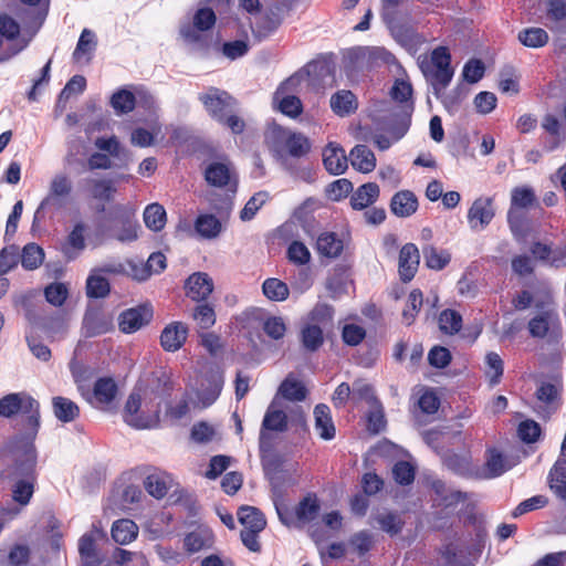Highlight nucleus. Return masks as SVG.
<instances>
[{"label": "nucleus", "mask_w": 566, "mask_h": 566, "mask_svg": "<svg viewBox=\"0 0 566 566\" xmlns=\"http://www.w3.org/2000/svg\"><path fill=\"white\" fill-rule=\"evenodd\" d=\"M301 342L308 352H316L324 342L323 331L317 325H307L301 331Z\"/></svg>", "instance_id": "46"}, {"label": "nucleus", "mask_w": 566, "mask_h": 566, "mask_svg": "<svg viewBox=\"0 0 566 566\" xmlns=\"http://www.w3.org/2000/svg\"><path fill=\"white\" fill-rule=\"evenodd\" d=\"M279 394L291 401H302L306 398L307 390L302 381L287 376L279 388Z\"/></svg>", "instance_id": "40"}, {"label": "nucleus", "mask_w": 566, "mask_h": 566, "mask_svg": "<svg viewBox=\"0 0 566 566\" xmlns=\"http://www.w3.org/2000/svg\"><path fill=\"white\" fill-rule=\"evenodd\" d=\"M507 470L503 455L495 449L488 450L483 478L493 479Z\"/></svg>", "instance_id": "44"}, {"label": "nucleus", "mask_w": 566, "mask_h": 566, "mask_svg": "<svg viewBox=\"0 0 566 566\" xmlns=\"http://www.w3.org/2000/svg\"><path fill=\"white\" fill-rule=\"evenodd\" d=\"M315 430L324 440H332L335 437V426L332 419L331 409L325 403H318L314 408Z\"/></svg>", "instance_id": "25"}, {"label": "nucleus", "mask_w": 566, "mask_h": 566, "mask_svg": "<svg viewBox=\"0 0 566 566\" xmlns=\"http://www.w3.org/2000/svg\"><path fill=\"white\" fill-rule=\"evenodd\" d=\"M44 295L50 304L54 306H61L65 302L69 295V291L64 283L57 282L46 286L44 290Z\"/></svg>", "instance_id": "63"}, {"label": "nucleus", "mask_w": 566, "mask_h": 566, "mask_svg": "<svg viewBox=\"0 0 566 566\" xmlns=\"http://www.w3.org/2000/svg\"><path fill=\"white\" fill-rule=\"evenodd\" d=\"M17 415L22 416L21 431L22 436L17 438V444L27 448L33 444L40 427V405L27 392L8 394L0 398V416L12 418Z\"/></svg>", "instance_id": "2"}, {"label": "nucleus", "mask_w": 566, "mask_h": 566, "mask_svg": "<svg viewBox=\"0 0 566 566\" xmlns=\"http://www.w3.org/2000/svg\"><path fill=\"white\" fill-rule=\"evenodd\" d=\"M138 535V526L128 518H122L113 523L112 537L120 544L126 545L133 542Z\"/></svg>", "instance_id": "33"}, {"label": "nucleus", "mask_w": 566, "mask_h": 566, "mask_svg": "<svg viewBox=\"0 0 566 566\" xmlns=\"http://www.w3.org/2000/svg\"><path fill=\"white\" fill-rule=\"evenodd\" d=\"M420 262L419 250L413 243H406L399 253V276L403 282L411 281L418 270Z\"/></svg>", "instance_id": "16"}, {"label": "nucleus", "mask_w": 566, "mask_h": 566, "mask_svg": "<svg viewBox=\"0 0 566 566\" xmlns=\"http://www.w3.org/2000/svg\"><path fill=\"white\" fill-rule=\"evenodd\" d=\"M23 3L29 4L30 8L25 11L24 27L31 30V35H34L43 24L48 11L49 0H21Z\"/></svg>", "instance_id": "21"}, {"label": "nucleus", "mask_w": 566, "mask_h": 566, "mask_svg": "<svg viewBox=\"0 0 566 566\" xmlns=\"http://www.w3.org/2000/svg\"><path fill=\"white\" fill-rule=\"evenodd\" d=\"M546 27L556 33H566V0H549Z\"/></svg>", "instance_id": "24"}, {"label": "nucleus", "mask_w": 566, "mask_h": 566, "mask_svg": "<svg viewBox=\"0 0 566 566\" xmlns=\"http://www.w3.org/2000/svg\"><path fill=\"white\" fill-rule=\"evenodd\" d=\"M316 249L321 255L326 258H337L343 252L344 243L336 233L323 232L316 240Z\"/></svg>", "instance_id": "30"}, {"label": "nucleus", "mask_w": 566, "mask_h": 566, "mask_svg": "<svg viewBox=\"0 0 566 566\" xmlns=\"http://www.w3.org/2000/svg\"><path fill=\"white\" fill-rule=\"evenodd\" d=\"M268 192L260 191L255 193L253 197L249 199L245 203L244 208L240 212V219L242 221H250L256 214L258 210L268 200Z\"/></svg>", "instance_id": "61"}, {"label": "nucleus", "mask_w": 566, "mask_h": 566, "mask_svg": "<svg viewBox=\"0 0 566 566\" xmlns=\"http://www.w3.org/2000/svg\"><path fill=\"white\" fill-rule=\"evenodd\" d=\"M348 59L357 69L363 70L388 64L394 56L384 48L358 46L348 52Z\"/></svg>", "instance_id": "11"}, {"label": "nucleus", "mask_w": 566, "mask_h": 566, "mask_svg": "<svg viewBox=\"0 0 566 566\" xmlns=\"http://www.w3.org/2000/svg\"><path fill=\"white\" fill-rule=\"evenodd\" d=\"M536 197L531 187L522 186L516 187L512 190L511 193V208L520 211L521 209H526L535 202Z\"/></svg>", "instance_id": "47"}, {"label": "nucleus", "mask_w": 566, "mask_h": 566, "mask_svg": "<svg viewBox=\"0 0 566 566\" xmlns=\"http://www.w3.org/2000/svg\"><path fill=\"white\" fill-rule=\"evenodd\" d=\"M562 381H544L536 389V401L534 410L543 418H548L559 407V395L562 391Z\"/></svg>", "instance_id": "10"}, {"label": "nucleus", "mask_w": 566, "mask_h": 566, "mask_svg": "<svg viewBox=\"0 0 566 566\" xmlns=\"http://www.w3.org/2000/svg\"><path fill=\"white\" fill-rule=\"evenodd\" d=\"M25 32L30 33V36L27 39L21 36V27L18 21H15L12 17L7 13L0 14V34L6 38V43H21L23 41L30 42L32 31L27 30Z\"/></svg>", "instance_id": "28"}, {"label": "nucleus", "mask_w": 566, "mask_h": 566, "mask_svg": "<svg viewBox=\"0 0 566 566\" xmlns=\"http://www.w3.org/2000/svg\"><path fill=\"white\" fill-rule=\"evenodd\" d=\"M353 168L359 172H371L376 167V156L366 145H356L349 153Z\"/></svg>", "instance_id": "26"}, {"label": "nucleus", "mask_w": 566, "mask_h": 566, "mask_svg": "<svg viewBox=\"0 0 566 566\" xmlns=\"http://www.w3.org/2000/svg\"><path fill=\"white\" fill-rule=\"evenodd\" d=\"M418 63L423 76L432 86L433 94L440 97L453 77V70L450 65L451 55L448 49L438 46L429 56H420Z\"/></svg>", "instance_id": "4"}, {"label": "nucleus", "mask_w": 566, "mask_h": 566, "mask_svg": "<svg viewBox=\"0 0 566 566\" xmlns=\"http://www.w3.org/2000/svg\"><path fill=\"white\" fill-rule=\"evenodd\" d=\"M124 421L136 429H150L159 421V403L149 398L148 390L137 387L124 408Z\"/></svg>", "instance_id": "3"}, {"label": "nucleus", "mask_w": 566, "mask_h": 566, "mask_svg": "<svg viewBox=\"0 0 566 566\" xmlns=\"http://www.w3.org/2000/svg\"><path fill=\"white\" fill-rule=\"evenodd\" d=\"M356 96L346 90L336 92L331 97V108L338 116H347L357 109Z\"/></svg>", "instance_id": "31"}, {"label": "nucleus", "mask_w": 566, "mask_h": 566, "mask_svg": "<svg viewBox=\"0 0 566 566\" xmlns=\"http://www.w3.org/2000/svg\"><path fill=\"white\" fill-rule=\"evenodd\" d=\"M207 112L218 122H223L228 113L235 108V101L226 92L210 87L199 96Z\"/></svg>", "instance_id": "9"}, {"label": "nucleus", "mask_w": 566, "mask_h": 566, "mask_svg": "<svg viewBox=\"0 0 566 566\" xmlns=\"http://www.w3.org/2000/svg\"><path fill=\"white\" fill-rule=\"evenodd\" d=\"M167 221L165 208L159 203H150L144 210L145 226L155 232L164 229Z\"/></svg>", "instance_id": "37"}, {"label": "nucleus", "mask_w": 566, "mask_h": 566, "mask_svg": "<svg viewBox=\"0 0 566 566\" xmlns=\"http://www.w3.org/2000/svg\"><path fill=\"white\" fill-rule=\"evenodd\" d=\"M87 227L84 222H76L64 241L61 243V252L67 261L76 260L86 248Z\"/></svg>", "instance_id": "14"}, {"label": "nucleus", "mask_w": 566, "mask_h": 566, "mask_svg": "<svg viewBox=\"0 0 566 566\" xmlns=\"http://www.w3.org/2000/svg\"><path fill=\"white\" fill-rule=\"evenodd\" d=\"M518 41L527 48H543L548 43V33L542 28H527L518 32Z\"/></svg>", "instance_id": "41"}, {"label": "nucleus", "mask_w": 566, "mask_h": 566, "mask_svg": "<svg viewBox=\"0 0 566 566\" xmlns=\"http://www.w3.org/2000/svg\"><path fill=\"white\" fill-rule=\"evenodd\" d=\"M264 295L272 301H284L289 296L287 285L279 279H268L263 285Z\"/></svg>", "instance_id": "55"}, {"label": "nucleus", "mask_w": 566, "mask_h": 566, "mask_svg": "<svg viewBox=\"0 0 566 566\" xmlns=\"http://www.w3.org/2000/svg\"><path fill=\"white\" fill-rule=\"evenodd\" d=\"M238 518L243 525V530L263 531L266 525L264 515L254 506H241L238 511Z\"/></svg>", "instance_id": "36"}, {"label": "nucleus", "mask_w": 566, "mask_h": 566, "mask_svg": "<svg viewBox=\"0 0 566 566\" xmlns=\"http://www.w3.org/2000/svg\"><path fill=\"white\" fill-rule=\"evenodd\" d=\"M117 394V386L112 378H99L93 390V397L97 405L111 403Z\"/></svg>", "instance_id": "39"}, {"label": "nucleus", "mask_w": 566, "mask_h": 566, "mask_svg": "<svg viewBox=\"0 0 566 566\" xmlns=\"http://www.w3.org/2000/svg\"><path fill=\"white\" fill-rule=\"evenodd\" d=\"M422 306V293L419 290L410 292L406 307L402 311V321L406 325H411Z\"/></svg>", "instance_id": "57"}, {"label": "nucleus", "mask_w": 566, "mask_h": 566, "mask_svg": "<svg viewBox=\"0 0 566 566\" xmlns=\"http://www.w3.org/2000/svg\"><path fill=\"white\" fill-rule=\"evenodd\" d=\"M97 45L95 33L90 29H84L80 35L76 48L73 52V59L81 61L83 56L92 54Z\"/></svg>", "instance_id": "45"}, {"label": "nucleus", "mask_w": 566, "mask_h": 566, "mask_svg": "<svg viewBox=\"0 0 566 566\" xmlns=\"http://www.w3.org/2000/svg\"><path fill=\"white\" fill-rule=\"evenodd\" d=\"M374 518L380 528L390 535L398 534L402 528V522L400 517L395 513H380L377 514Z\"/></svg>", "instance_id": "59"}, {"label": "nucleus", "mask_w": 566, "mask_h": 566, "mask_svg": "<svg viewBox=\"0 0 566 566\" xmlns=\"http://www.w3.org/2000/svg\"><path fill=\"white\" fill-rule=\"evenodd\" d=\"M549 486L560 499H566V459L556 461L549 472Z\"/></svg>", "instance_id": "38"}, {"label": "nucleus", "mask_w": 566, "mask_h": 566, "mask_svg": "<svg viewBox=\"0 0 566 566\" xmlns=\"http://www.w3.org/2000/svg\"><path fill=\"white\" fill-rule=\"evenodd\" d=\"M265 142L281 166L293 177L308 180L311 172L292 165L287 156L300 158L311 149L306 136L275 126L268 130Z\"/></svg>", "instance_id": "1"}, {"label": "nucleus", "mask_w": 566, "mask_h": 566, "mask_svg": "<svg viewBox=\"0 0 566 566\" xmlns=\"http://www.w3.org/2000/svg\"><path fill=\"white\" fill-rule=\"evenodd\" d=\"M233 178V168L229 160L213 161L205 170L206 181L213 187H226Z\"/></svg>", "instance_id": "20"}, {"label": "nucleus", "mask_w": 566, "mask_h": 566, "mask_svg": "<svg viewBox=\"0 0 566 566\" xmlns=\"http://www.w3.org/2000/svg\"><path fill=\"white\" fill-rule=\"evenodd\" d=\"M352 401L354 403H359L361 401H365L373 406H376L379 403V401L377 400V398L375 396L373 386L369 382H367L365 379H357L353 382Z\"/></svg>", "instance_id": "43"}, {"label": "nucleus", "mask_w": 566, "mask_h": 566, "mask_svg": "<svg viewBox=\"0 0 566 566\" xmlns=\"http://www.w3.org/2000/svg\"><path fill=\"white\" fill-rule=\"evenodd\" d=\"M392 474L397 483L408 485L415 479V469L409 462L400 461L394 465Z\"/></svg>", "instance_id": "64"}, {"label": "nucleus", "mask_w": 566, "mask_h": 566, "mask_svg": "<svg viewBox=\"0 0 566 566\" xmlns=\"http://www.w3.org/2000/svg\"><path fill=\"white\" fill-rule=\"evenodd\" d=\"M151 318V306L144 304L124 311L118 317V326L123 333L132 334L147 325Z\"/></svg>", "instance_id": "13"}, {"label": "nucleus", "mask_w": 566, "mask_h": 566, "mask_svg": "<svg viewBox=\"0 0 566 566\" xmlns=\"http://www.w3.org/2000/svg\"><path fill=\"white\" fill-rule=\"evenodd\" d=\"M195 229L201 238L211 240L222 232V223L214 214L203 213L197 217Z\"/></svg>", "instance_id": "29"}, {"label": "nucleus", "mask_w": 566, "mask_h": 566, "mask_svg": "<svg viewBox=\"0 0 566 566\" xmlns=\"http://www.w3.org/2000/svg\"><path fill=\"white\" fill-rule=\"evenodd\" d=\"M321 505L315 494H307L295 507L297 526L314 521L319 512Z\"/></svg>", "instance_id": "27"}, {"label": "nucleus", "mask_w": 566, "mask_h": 566, "mask_svg": "<svg viewBox=\"0 0 566 566\" xmlns=\"http://www.w3.org/2000/svg\"><path fill=\"white\" fill-rule=\"evenodd\" d=\"M54 416L62 422H71L80 415L78 406L69 398L54 397L52 399Z\"/></svg>", "instance_id": "35"}, {"label": "nucleus", "mask_w": 566, "mask_h": 566, "mask_svg": "<svg viewBox=\"0 0 566 566\" xmlns=\"http://www.w3.org/2000/svg\"><path fill=\"white\" fill-rule=\"evenodd\" d=\"M418 198L410 190L396 192L390 201L391 212L399 218H408L418 210Z\"/></svg>", "instance_id": "23"}, {"label": "nucleus", "mask_w": 566, "mask_h": 566, "mask_svg": "<svg viewBox=\"0 0 566 566\" xmlns=\"http://www.w3.org/2000/svg\"><path fill=\"white\" fill-rule=\"evenodd\" d=\"M207 381L209 384V389L207 391L202 390L199 394V398L205 407L212 405L219 397L223 386V378L219 373H213L207 378Z\"/></svg>", "instance_id": "50"}, {"label": "nucleus", "mask_w": 566, "mask_h": 566, "mask_svg": "<svg viewBox=\"0 0 566 566\" xmlns=\"http://www.w3.org/2000/svg\"><path fill=\"white\" fill-rule=\"evenodd\" d=\"M432 488L446 506H451L465 500L462 492L449 490L442 481H434Z\"/></svg>", "instance_id": "60"}, {"label": "nucleus", "mask_w": 566, "mask_h": 566, "mask_svg": "<svg viewBox=\"0 0 566 566\" xmlns=\"http://www.w3.org/2000/svg\"><path fill=\"white\" fill-rule=\"evenodd\" d=\"M306 74L296 72L280 84L273 95V105L284 115L295 118L303 112L301 99L296 96Z\"/></svg>", "instance_id": "6"}, {"label": "nucleus", "mask_w": 566, "mask_h": 566, "mask_svg": "<svg viewBox=\"0 0 566 566\" xmlns=\"http://www.w3.org/2000/svg\"><path fill=\"white\" fill-rule=\"evenodd\" d=\"M23 460L17 464L14 475L15 483L12 489L13 500L21 505H27L34 492L36 454L33 444L21 448Z\"/></svg>", "instance_id": "5"}, {"label": "nucleus", "mask_w": 566, "mask_h": 566, "mask_svg": "<svg viewBox=\"0 0 566 566\" xmlns=\"http://www.w3.org/2000/svg\"><path fill=\"white\" fill-rule=\"evenodd\" d=\"M109 292L108 281L95 273H92L86 281V293L90 297H104Z\"/></svg>", "instance_id": "58"}, {"label": "nucleus", "mask_w": 566, "mask_h": 566, "mask_svg": "<svg viewBox=\"0 0 566 566\" xmlns=\"http://www.w3.org/2000/svg\"><path fill=\"white\" fill-rule=\"evenodd\" d=\"M146 491L156 499H163L168 492L167 476L161 473L149 474L145 481Z\"/></svg>", "instance_id": "49"}, {"label": "nucleus", "mask_w": 566, "mask_h": 566, "mask_svg": "<svg viewBox=\"0 0 566 566\" xmlns=\"http://www.w3.org/2000/svg\"><path fill=\"white\" fill-rule=\"evenodd\" d=\"M111 105L117 114H126L135 107V96L127 90H119L113 94Z\"/></svg>", "instance_id": "53"}, {"label": "nucleus", "mask_w": 566, "mask_h": 566, "mask_svg": "<svg viewBox=\"0 0 566 566\" xmlns=\"http://www.w3.org/2000/svg\"><path fill=\"white\" fill-rule=\"evenodd\" d=\"M379 197V187L375 182H367L358 187L353 193L350 203L356 210H361L373 205Z\"/></svg>", "instance_id": "32"}, {"label": "nucleus", "mask_w": 566, "mask_h": 566, "mask_svg": "<svg viewBox=\"0 0 566 566\" xmlns=\"http://www.w3.org/2000/svg\"><path fill=\"white\" fill-rule=\"evenodd\" d=\"M44 259V252L38 244L30 243L23 248L21 255L22 266L27 270L39 268Z\"/></svg>", "instance_id": "51"}, {"label": "nucleus", "mask_w": 566, "mask_h": 566, "mask_svg": "<svg viewBox=\"0 0 566 566\" xmlns=\"http://www.w3.org/2000/svg\"><path fill=\"white\" fill-rule=\"evenodd\" d=\"M423 258L426 265L432 270H442L451 260L449 252L439 251L433 247L423 248Z\"/></svg>", "instance_id": "48"}, {"label": "nucleus", "mask_w": 566, "mask_h": 566, "mask_svg": "<svg viewBox=\"0 0 566 566\" xmlns=\"http://www.w3.org/2000/svg\"><path fill=\"white\" fill-rule=\"evenodd\" d=\"M86 87V80L82 75H74L59 95V104L65 103L73 94H81Z\"/></svg>", "instance_id": "62"}, {"label": "nucleus", "mask_w": 566, "mask_h": 566, "mask_svg": "<svg viewBox=\"0 0 566 566\" xmlns=\"http://www.w3.org/2000/svg\"><path fill=\"white\" fill-rule=\"evenodd\" d=\"M84 185L91 197L96 200L111 201L116 192L113 181L108 179L87 178Z\"/></svg>", "instance_id": "34"}, {"label": "nucleus", "mask_w": 566, "mask_h": 566, "mask_svg": "<svg viewBox=\"0 0 566 566\" xmlns=\"http://www.w3.org/2000/svg\"><path fill=\"white\" fill-rule=\"evenodd\" d=\"M139 224L132 218H125L120 222V227L115 230L114 238L123 243H128L137 240Z\"/></svg>", "instance_id": "54"}, {"label": "nucleus", "mask_w": 566, "mask_h": 566, "mask_svg": "<svg viewBox=\"0 0 566 566\" xmlns=\"http://www.w3.org/2000/svg\"><path fill=\"white\" fill-rule=\"evenodd\" d=\"M188 336V327L181 322L168 324L160 334V345L166 352H177Z\"/></svg>", "instance_id": "18"}, {"label": "nucleus", "mask_w": 566, "mask_h": 566, "mask_svg": "<svg viewBox=\"0 0 566 566\" xmlns=\"http://www.w3.org/2000/svg\"><path fill=\"white\" fill-rule=\"evenodd\" d=\"M73 190L72 180L65 174H56L50 181L48 195L41 201L36 214L46 208L61 209Z\"/></svg>", "instance_id": "8"}, {"label": "nucleus", "mask_w": 566, "mask_h": 566, "mask_svg": "<svg viewBox=\"0 0 566 566\" xmlns=\"http://www.w3.org/2000/svg\"><path fill=\"white\" fill-rule=\"evenodd\" d=\"M556 314L552 310H545L533 317L528 323V329L533 337L546 336Z\"/></svg>", "instance_id": "42"}, {"label": "nucleus", "mask_w": 566, "mask_h": 566, "mask_svg": "<svg viewBox=\"0 0 566 566\" xmlns=\"http://www.w3.org/2000/svg\"><path fill=\"white\" fill-rule=\"evenodd\" d=\"M216 23V14L210 8L199 9L193 17V25H187L181 28V35L190 42H197L199 40V31H207L211 29Z\"/></svg>", "instance_id": "17"}, {"label": "nucleus", "mask_w": 566, "mask_h": 566, "mask_svg": "<svg viewBox=\"0 0 566 566\" xmlns=\"http://www.w3.org/2000/svg\"><path fill=\"white\" fill-rule=\"evenodd\" d=\"M494 216L493 199L490 197H479L469 208L467 219L472 231H482L492 222Z\"/></svg>", "instance_id": "12"}, {"label": "nucleus", "mask_w": 566, "mask_h": 566, "mask_svg": "<svg viewBox=\"0 0 566 566\" xmlns=\"http://www.w3.org/2000/svg\"><path fill=\"white\" fill-rule=\"evenodd\" d=\"M440 329L449 335L458 333L462 327V317L454 310H444L439 316Z\"/></svg>", "instance_id": "52"}, {"label": "nucleus", "mask_w": 566, "mask_h": 566, "mask_svg": "<svg viewBox=\"0 0 566 566\" xmlns=\"http://www.w3.org/2000/svg\"><path fill=\"white\" fill-rule=\"evenodd\" d=\"M287 416L277 407L273 400L268 407L262 420L259 444L261 451H268L271 448V432L281 433L287 430Z\"/></svg>", "instance_id": "7"}, {"label": "nucleus", "mask_w": 566, "mask_h": 566, "mask_svg": "<svg viewBox=\"0 0 566 566\" xmlns=\"http://www.w3.org/2000/svg\"><path fill=\"white\" fill-rule=\"evenodd\" d=\"M186 290L192 301H206L213 291V281L207 273L197 272L186 281Z\"/></svg>", "instance_id": "19"}, {"label": "nucleus", "mask_w": 566, "mask_h": 566, "mask_svg": "<svg viewBox=\"0 0 566 566\" xmlns=\"http://www.w3.org/2000/svg\"><path fill=\"white\" fill-rule=\"evenodd\" d=\"M348 158L345 150L335 143H329L323 150V164L332 175H340L347 169Z\"/></svg>", "instance_id": "22"}, {"label": "nucleus", "mask_w": 566, "mask_h": 566, "mask_svg": "<svg viewBox=\"0 0 566 566\" xmlns=\"http://www.w3.org/2000/svg\"><path fill=\"white\" fill-rule=\"evenodd\" d=\"M192 318L201 329H209L216 323V313L211 305L199 304L193 310Z\"/></svg>", "instance_id": "56"}, {"label": "nucleus", "mask_w": 566, "mask_h": 566, "mask_svg": "<svg viewBox=\"0 0 566 566\" xmlns=\"http://www.w3.org/2000/svg\"><path fill=\"white\" fill-rule=\"evenodd\" d=\"M112 317L98 310H90L83 318V333L85 337H95L113 329Z\"/></svg>", "instance_id": "15"}]
</instances>
